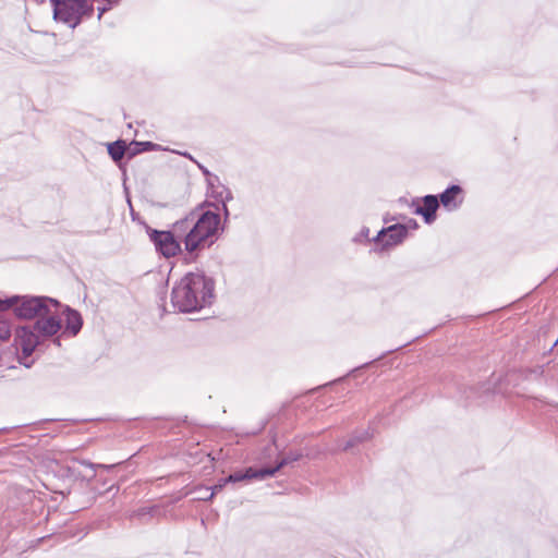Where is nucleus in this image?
Returning <instances> with one entry per match:
<instances>
[{"instance_id": "4", "label": "nucleus", "mask_w": 558, "mask_h": 558, "mask_svg": "<svg viewBox=\"0 0 558 558\" xmlns=\"http://www.w3.org/2000/svg\"><path fill=\"white\" fill-rule=\"evenodd\" d=\"M59 306V301L47 296H19V301L12 308L17 317L32 319L49 314V307L58 308Z\"/></svg>"}, {"instance_id": "12", "label": "nucleus", "mask_w": 558, "mask_h": 558, "mask_svg": "<svg viewBox=\"0 0 558 558\" xmlns=\"http://www.w3.org/2000/svg\"><path fill=\"white\" fill-rule=\"evenodd\" d=\"M64 313L65 329L70 331L72 336H76L81 331L83 326V319L81 314L69 306L65 307Z\"/></svg>"}, {"instance_id": "6", "label": "nucleus", "mask_w": 558, "mask_h": 558, "mask_svg": "<svg viewBox=\"0 0 558 558\" xmlns=\"http://www.w3.org/2000/svg\"><path fill=\"white\" fill-rule=\"evenodd\" d=\"M52 308L53 307H49V314L39 316L33 324L40 340L54 336L61 329V322L57 315L58 308H54V311H52Z\"/></svg>"}, {"instance_id": "2", "label": "nucleus", "mask_w": 558, "mask_h": 558, "mask_svg": "<svg viewBox=\"0 0 558 558\" xmlns=\"http://www.w3.org/2000/svg\"><path fill=\"white\" fill-rule=\"evenodd\" d=\"M192 229L186 234V251L194 253L214 243L219 226L220 216L214 211H191Z\"/></svg>"}, {"instance_id": "14", "label": "nucleus", "mask_w": 558, "mask_h": 558, "mask_svg": "<svg viewBox=\"0 0 558 558\" xmlns=\"http://www.w3.org/2000/svg\"><path fill=\"white\" fill-rule=\"evenodd\" d=\"M128 148L129 145L123 140H118L107 145L108 154L116 162L120 161L124 155H128Z\"/></svg>"}, {"instance_id": "3", "label": "nucleus", "mask_w": 558, "mask_h": 558, "mask_svg": "<svg viewBox=\"0 0 558 558\" xmlns=\"http://www.w3.org/2000/svg\"><path fill=\"white\" fill-rule=\"evenodd\" d=\"M53 19L75 28L84 15H90L93 7L87 0H50Z\"/></svg>"}, {"instance_id": "23", "label": "nucleus", "mask_w": 558, "mask_h": 558, "mask_svg": "<svg viewBox=\"0 0 558 558\" xmlns=\"http://www.w3.org/2000/svg\"><path fill=\"white\" fill-rule=\"evenodd\" d=\"M109 8L110 7L98 8V19H100Z\"/></svg>"}, {"instance_id": "18", "label": "nucleus", "mask_w": 558, "mask_h": 558, "mask_svg": "<svg viewBox=\"0 0 558 558\" xmlns=\"http://www.w3.org/2000/svg\"><path fill=\"white\" fill-rule=\"evenodd\" d=\"M228 483H223V478H220L216 485H214L211 488H210V493L208 496H199L198 498L201 500H211L214 498V496L219 493L220 490L223 489V487L227 485Z\"/></svg>"}, {"instance_id": "25", "label": "nucleus", "mask_w": 558, "mask_h": 558, "mask_svg": "<svg viewBox=\"0 0 558 558\" xmlns=\"http://www.w3.org/2000/svg\"><path fill=\"white\" fill-rule=\"evenodd\" d=\"M209 489H210V488H205V493H203V495H202V496H208V495H209V493H208V492H209Z\"/></svg>"}, {"instance_id": "19", "label": "nucleus", "mask_w": 558, "mask_h": 558, "mask_svg": "<svg viewBox=\"0 0 558 558\" xmlns=\"http://www.w3.org/2000/svg\"><path fill=\"white\" fill-rule=\"evenodd\" d=\"M19 301V296H11L7 299H0V313L5 312L13 307V305Z\"/></svg>"}, {"instance_id": "20", "label": "nucleus", "mask_w": 558, "mask_h": 558, "mask_svg": "<svg viewBox=\"0 0 558 558\" xmlns=\"http://www.w3.org/2000/svg\"><path fill=\"white\" fill-rule=\"evenodd\" d=\"M11 336V329L5 320H0V340H5Z\"/></svg>"}, {"instance_id": "7", "label": "nucleus", "mask_w": 558, "mask_h": 558, "mask_svg": "<svg viewBox=\"0 0 558 558\" xmlns=\"http://www.w3.org/2000/svg\"><path fill=\"white\" fill-rule=\"evenodd\" d=\"M16 341L22 349V353L25 357L33 354L35 349L40 343V338L36 332L34 326H23L16 329Z\"/></svg>"}, {"instance_id": "15", "label": "nucleus", "mask_w": 558, "mask_h": 558, "mask_svg": "<svg viewBox=\"0 0 558 558\" xmlns=\"http://www.w3.org/2000/svg\"><path fill=\"white\" fill-rule=\"evenodd\" d=\"M301 457H302V454L298 453V452H290V453H288L286 457L280 459V461L277 463L276 466H274V468H265V473L267 474V477L274 476L283 466L300 460Z\"/></svg>"}, {"instance_id": "27", "label": "nucleus", "mask_w": 558, "mask_h": 558, "mask_svg": "<svg viewBox=\"0 0 558 558\" xmlns=\"http://www.w3.org/2000/svg\"><path fill=\"white\" fill-rule=\"evenodd\" d=\"M362 233H363V235H367L368 234V229H363Z\"/></svg>"}, {"instance_id": "16", "label": "nucleus", "mask_w": 558, "mask_h": 558, "mask_svg": "<svg viewBox=\"0 0 558 558\" xmlns=\"http://www.w3.org/2000/svg\"><path fill=\"white\" fill-rule=\"evenodd\" d=\"M372 436L373 435L369 432V429L356 430L347 441V444L343 447V450H349L353 448L355 445L368 440L369 438H372Z\"/></svg>"}, {"instance_id": "21", "label": "nucleus", "mask_w": 558, "mask_h": 558, "mask_svg": "<svg viewBox=\"0 0 558 558\" xmlns=\"http://www.w3.org/2000/svg\"><path fill=\"white\" fill-rule=\"evenodd\" d=\"M199 169L202 170V172L207 177V182L209 185H214V182L215 181H219L218 177L216 175H213L205 167L198 165Z\"/></svg>"}, {"instance_id": "9", "label": "nucleus", "mask_w": 558, "mask_h": 558, "mask_svg": "<svg viewBox=\"0 0 558 558\" xmlns=\"http://www.w3.org/2000/svg\"><path fill=\"white\" fill-rule=\"evenodd\" d=\"M439 207V201L435 195L423 197V206L415 209V214L422 215L426 223H432L436 219V210Z\"/></svg>"}, {"instance_id": "24", "label": "nucleus", "mask_w": 558, "mask_h": 558, "mask_svg": "<svg viewBox=\"0 0 558 558\" xmlns=\"http://www.w3.org/2000/svg\"><path fill=\"white\" fill-rule=\"evenodd\" d=\"M53 342H54L58 347H60V338H59V337H58V338H56V339L53 340Z\"/></svg>"}, {"instance_id": "26", "label": "nucleus", "mask_w": 558, "mask_h": 558, "mask_svg": "<svg viewBox=\"0 0 558 558\" xmlns=\"http://www.w3.org/2000/svg\"><path fill=\"white\" fill-rule=\"evenodd\" d=\"M183 156L190 158L191 160H193L192 156L189 154V153H184Z\"/></svg>"}, {"instance_id": "22", "label": "nucleus", "mask_w": 558, "mask_h": 558, "mask_svg": "<svg viewBox=\"0 0 558 558\" xmlns=\"http://www.w3.org/2000/svg\"><path fill=\"white\" fill-rule=\"evenodd\" d=\"M222 189L227 192V196H226L225 201H222V208H223L226 216H228L229 211H228V207L226 205V201L232 199V193L230 192V190L226 189L225 186H222Z\"/></svg>"}, {"instance_id": "17", "label": "nucleus", "mask_w": 558, "mask_h": 558, "mask_svg": "<svg viewBox=\"0 0 558 558\" xmlns=\"http://www.w3.org/2000/svg\"><path fill=\"white\" fill-rule=\"evenodd\" d=\"M153 146L150 142H132L128 148L129 158L134 157L135 155L143 153L148 149V147Z\"/></svg>"}, {"instance_id": "10", "label": "nucleus", "mask_w": 558, "mask_h": 558, "mask_svg": "<svg viewBox=\"0 0 558 558\" xmlns=\"http://www.w3.org/2000/svg\"><path fill=\"white\" fill-rule=\"evenodd\" d=\"M462 193V189L459 185H450L440 195L439 202L448 210H454L462 204V198L458 199V196Z\"/></svg>"}, {"instance_id": "11", "label": "nucleus", "mask_w": 558, "mask_h": 558, "mask_svg": "<svg viewBox=\"0 0 558 558\" xmlns=\"http://www.w3.org/2000/svg\"><path fill=\"white\" fill-rule=\"evenodd\" d=\"M267 477V474L265 473V468L262 469H254V468H247L245 471H238L232 474H230L227 477H223V483H238L244 480H264Z\"/></svg>"}, {"instance_id": "5", "label": "nucleus", "mask_w": 558, "mask_h": 558, "mask_svg": "<svg viewBox=\"0 0 558 558\" xmlns=\"http://www.w3.org/2000/svg\"><path fill=\"white\" fill-rule=\"evenodd\" d=\"M150 241L154 243L156 251L165 257L175 256L181 251L180 241L174 238L170 231H158L151 228L147 229Z\"/></svg>"}, {"instance_id": "13", "label": "nucleus", "mask_w": 558, "mask_h": 558, "mask_svg": "<svg viewBox=\"0 0 558 558\" xmlns=\"http://www.w3.org/2000/svg\"><path fill=\"white\" fill-rule=\"evenodd\" d=\"M192 227L193 226L190 213L186 217L173 223L171 232L174 234L175 239H183L184 245L186 246V234L191 231Z\"/></svg>"}, {"instance_id": "8", "label": "nucleus", "mask_w": 558, "mask_h": 558, "mask_svg": "<svg viewBox=\"0 0 558 558\" xmlns=\"http://www.w3.org/2000/svg\"><path fill=\"white\" fill-rule=\"evenodd\" d=\"M408 235V229L403 225H392L381 229L374 241L381 243L383 247L395 246L400 244Z\"/></svg>"}, {"instance_id": "1", "label": "nucleus", "mask_w": 558, "mask_h": 558, "mask_svg": "<svg viewBox=\"0 0 558 558\" xmlns=\"http://www.w3.org/2000/svg\"><path fill=\"white\" fill-rule=\"evenodd\" d=\"M215 282L202 272L186 274L172 289L171 302L182 313L198 311L214 300Z\"/></svg>"}]
</instances>
